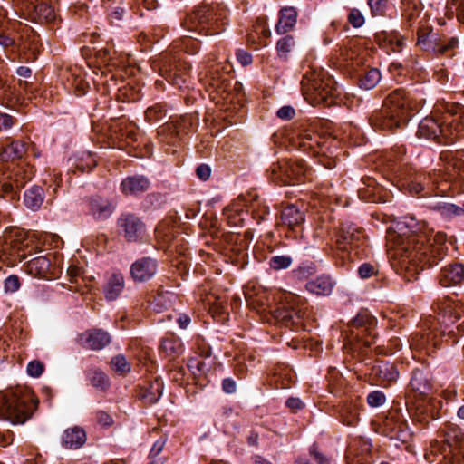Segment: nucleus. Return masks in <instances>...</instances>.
<instances>
[{
    "mask_svg": "<svg viewBox=\"0 0 464 464\" xmlns=\"http://www.w3.org/2000/svg\"><path fill=\"white\" fill-rule=\"evenodd\" d=\"M417 110L410 94L396 89L386 97L382 107L372 114L370 122L375 129L392 130L404 126Z\"/></svg>",
    "mask_w": 464,
    "mask_h": 464,
    "instance_id": "f257e3e1",
    "label": "nucleus"
},
{
    "mask_svg": "<svg viewBox=\"0 0 464 464\" xmlns=\"http://www.w3.org/2000/svg\"><path fill=\"white\" fill-rule=\"evenodd\" d=\"M397 254L401 256V266L411 274H418L441 261L445 256V248L441 244L426 242L423 235H411L397 249Z\"/></svg>",
    "mask_w": 464,
    "mask_h": 464,
    "instance_id": "f03ea898",
    "label": "nucleus"
},
{
    "mask_svg": "<svg viewBox=\"0 0 464 464\" xmlns=\"http://www.w3.org/2000/svg\"><path fill=\"white\" fill-rule=\"evenodd\" d=\"M227 11L221 5H204L188 14L182 26L190 34L189 38L195 35H215L224 31L227 24Z\"/></svg>",
    "mask_w": 464,
    "mask_h": 464,
    "instance_id": "7ed1b4c3",
    "label": "nucleus"
},
{
    "mask_svg": "<svg viewBox=\"0 0 464 464\" xmlns=\"http://www.w3.org/2000/svg\"><path fill=\"white\" fill-rule=\"evenodd\" d=\"M301 89L304 99L313 106H331L340 94L337 82L322 69L306 71L301 81Z\"/></svg>",
    "mask_w": 464,
    "mask_h": 464,
    "instance_id": "20e7f679",
    "label": "nucleus"
},
{
    "mask_svg": "<svg viewBox=\"0 0 464 464\" xmlns=\"http://www.w3.org/2000/svg\"><path fill=\"white\" fill-rule=\"evenodd\" d=\"M38 401L20 391L0 392V419L12 424H24L36 410Z\"/></svg>",
    "mask_w": 464,
    "mask_h": 464,
    "instance_id": "39448f33",
    "label": "nucleus"
},
{
    "mask_svg": "<svg viewBox=\"0 0 464 464\" xmlns=\"http://www.w3.org/2000/svg\"><path fill=\"white\" fill-rule=\"evenodd\" d=\"M459 44L457 37L440 36L438 33L425 25L418 28L417 45L421 50L440 55L452 56Z\"/></svg>",
    "mask_w": 464,
    "mask_h": 464,
    "instance_id": "423d86ee",
    "label": "nucleus"
},
{
    "mask_svg": "<svg viewBox=\"0 0 464 464\" xmlns=\"http://www.w3.org/2000/svg\"><path fill=\"white\" fill-rule=\"evenodd\" d=\"M389 169L392 171L402 187H405L412 195H418L424 190L426 185L429 184L430 176L416 171L412 168H401L396 163L392 162Z\"/></svg>",
    "mask_w": 464,
    "mask_h": 464,
    "instance_id": "0eeeda50",
    "label": "nucleus"
},
{
    "mask_svg": "<svg viewBox=\"0 0 464 464\" xmlns=\"http://www.w3.org/2000/svg\"><path fill=\"white\" fill-rule=\"evenodd\" d=\"M150 66L169 83L181 87L187 82L186 72H180L181 64L172 63L169 53H160L157 59L150 60Z\"/></svg>",
    "mask_w": 464,
    "mask_h": 464,
    "instance_id": "6e6552de",
    "label": "nucleus"
},
{
    "mask_svg": "<svg viewBox=\"0 0 464 464\" xmlns=\"http://www.w3.org/2000/svg\"><path fill=\"white\" fill-rule=\"evenodd\" d=\"M338 249L348 251L365 246L366 237L364 230L352 222H343L336 235Z\"/></svg>",
    "mask_w": 464,
    "mask_h": 464,
    "instance_id": "1a4fd4ad",
    "label": "nucleus"
},
{
    "mask_svg": "<svg viewBox=\"0 0 464 464\" xmlns=\"http://www.w3.org/2000/svg\"><path fill=\"white\" fill-rule=\"evenodd\" d=\"M376 319L368 312L359 313L349 324L351 334L363 344L370 347L375 338Z\"/></svg>",
    "mask_w": 464,
    "mask_h": 464,
    "instance_id": "9d476101",
    "label": "nucleus"
},
{
    "mask_svg": "<svg viewBox=\"0 0 464 464\" xmlns=\"http://www.w3.org/2000/svg\"><path fill=\"white\" fill-rule=\"evenodd\" d=\"M275 320L285 327L290 328L292 331L304 330V316L305 312L300 307H294L292 305H280L273 312Z\"/></svg>",
    "mask_w": 464,
    "mask_h": 464,
    "instance_id": "9b49d317",
    "label": "nucleus"
},
{
    "mask_svg": "<svg viewBox=\"0 0 464 464\" xmlns=\"http://www.w3.org/2000/svg\"><path fill=\"white\" fill-rule=\"evenodd\" d=\"M142 221L131 213H123L117 219L119 234L128 242H136L142 228Z\"/></svg>",
    "mask_w": 464,
    "mask_h": 464,
    "instance_id": "f8f14e48",
    "label": "nucleus"
},
{
    "mask_svg": "<svg viewBox=\"0 0 464 464\" xmlns=\"http://www.w3.org/2000/svg\"><path fill=\"white\" fill-rule=\"evenodd\" d=\"M281 226L287 227L293 232H300L305 221L304 211L299 209L295 205H288L281 211Z\"/></svg>",
    "mask_w": 464,
    "mask_h": 464,
    "instance_id": "ddd939ff",
    "label": "nucleus"
},
{
    "mask_svg": "<svg viewBox=\"0 0 464 464\" xmlns=\"http://www.w3.org/2000/svg\"><path fill=\"white\" fill-rule=\"evenodd\" d=\"M28 14L33 21L39 24H52L56 20L54 8L48 3L40 0L27 6Z\"/></svg>",
    "mask_w": 464,
    "mask_h": 464,
    "instance_id": "4468645a",
    "label": "nucleus"
},
{
    "mask_svg": "<svg viewBox=\"0 0 464 464\" xmlns=\"http://www.w3.org/2000/svg\"><path fill=\"white\" fill-rule=\"evenodd\" d=\"M422 400L417 406V417L419 421L429 423L440 417L442 402L432 397H421Z\"/></svg>",
    "mask_w": 464,
    "mask_h": 464,
    "instance_id": "2eb2a0df",
    "label": "nucleus"
},
{
    "mask_svg": "<svg viewBox=\"0 0 464 464\" xmlns=\"http://www.w3.org/2000/svg\"><path fill=\"white\" fill-rule=\"evenodd\" d=\"M438 279L443 287L459 285L464 280V266L459 263L445 266L441 268Z\"/></svg>",
    "mask_w": 464,
    "mask_h": 464,
    "instance_id": "dca6fc26",
    "label": "nucleus"
},
{
    "mask_svg": "<svg viewBox=\"0 0 464 464\" xmlns=\"http://www.w3.org/2000/svg\"><path fill=\"white\" fill-rule=\"evenodd\" d=\"M372 375L381 385L386 386L397 380L399 372L394 363L390 362H381L372 367Z\"/></svg>",
    "mask_w": 464,
    "mask_h": 464,
    "instance_id": "f3484780",
    "label": "nucleus"
},
{
    "mask_svg": "<svg viewBox=\"0 0 464 464\" xmlns=\"http://www.w3.org/2000/svg\"><path fill=\"white\" fill-rule=\"evenodd\" d=\"M111 203L103 198L95 196L88 199V211L95 219H107L113 212Z\"/></svg>",
    "mask_w": 464,
    "mask_h": 464,
    "instance_id": "a211bd4d",
    "label": "nucleus"
},
{
    "mask_svg": "<svg viewBox=\"0 0 464 464\" xmlns=\"http://www.w3.org/2000/svg\"><path fill=\"white\" fill-rule=\"evenodd\" d=\"M444 445L442 446V452L451 453L454 457L459 455L464 458V439L459 430L452 429L446 432L444 438Z\"/></svg>",
    "mask_w": 464,
    "mask_h": 464,
    "instance_id": "6ab92c4d",
    "label": "nucleus"
},
{
    "mask_svg": "<svg viewBox=\"0 0 464 464\" xmlns=\"http://www.w3.org/2000/svg\"><path fill=\"white\" fill-rule=\"evenodd\" d=\"M409 386L411 392L420 397L429 396L432 389L428 374L419 369L412 372Z\"/></svg>",
    "mask_w": 464,
    "mask_h": 464,
    "instance_id": "aec40b11",
    "label": "nucleus"
},
{
    "mask_svg": "<svg viewBox=\"0 0 464 464\" xmlns=\"http://www.w3.org/2000/svg\"><path fill=\"white\" fill-rule=\"evenodd\" d=\"M442 129L440 124L433 118H424L419 124L417 135L420 138L435 140L441 143Z\"/></svg>",
    "mask_w": 464,
    "mask_h": 464,
    "instance_id": "412c9836",
    "label": "nucleus"
},
{
    "mask_svg": "<svg viewBox=\"0 0 464 464\" xmlns=\"http://www.w3.org/2000/svg\"><path fill=\"white\" fill-rule=\"evenodd\" d=\"M181 123L172 121L160 126L157 130L160 140L170 146H177L181 140Z\"/></svg>",
    "mask_w": 464,
    "mask_h": 464,
    "instance_id": "4be33fe9",
    "label": "nucleus"
},
{
    "mask_svg": "<svg viewBox=\"0 0 464 464\" xmlns=\"http://www.w3.org/2000/svg\"><path fill=\"white\" fill-rule=\"evenodd\" d=\"M7 178L9 180L3 182L2 190L5 194H14L24 186L31 176L30 173L22 172L20 169H13Z\"/></svg>",
    "mask_w": 464,
    "mask_h": 464,
    "instance_id": "5701e85b",
    "label": "nucleus"
},
{
    "mask_svg": "<svg viewBox=\"0 0 464 464\" xmlns=\"http://www.w3.org/2000/svg\"><path fill=\"white\" fill-rule=\"evenodd\" d=\"M120 189L125 196H138L145 189V177L143 175H131L123 179Z\"/></svg>",
    "mask_w": 464,
    "mask_h": 464,
    "instance_id": "b1692460",
    "label": "nucleus"
},
{
    "mask_svg": "<svg viewBox=\"0 0 464 464\" xmlns=\"http://www.w3.org/2000/svg\"><path fill=\"white\" fill-rule=\"evenodd\" d=\"M85 441L86 433L79 427L65 430L62 436V445L66 449H79Z\"/></svg>",
    "mask_w": 464,
    "mask_h": 464,
    "instance_id": "393cba45",
    "label": "nucleus"
},
{
    "mask_svg": "<svg viewBox=\"0 0 464 464\" xmlns=\"http://www.w3.org/2000/svg\"><path fill=\"white\" fill-rule=\"evenodd\" d=\"M26 143L22 140H14L3 146L0 151L1 161H13L22 159L26 153Z\"/></svg>",
    "mask_w": 464,
    "mask_h": 464,
    "instance_id": "a878e982",
    "label": "nucleus"
},
{
    "mask_svg": "<svg viewBox=\"0 0 464 464\" xmlns=\"http://www.w3.org/2000/svg\"><path fill=\"white\" fill-rule=\"evenodd\" d=\"M305 287L309 292L317 295H328L334 289V282L329 276L322 275L315 279L309 280Z\"/></svg>",
    "mask_w": 464,
    "mask_h": 464,
    "instance_id": "bb28decb",
    "label": "nucleus"
},
{
    "mask_svg": "<svg viewBox=\"0 0 464 464\" xmlns=\"http://www.w3.org/2000/svg\"><path fill=\"white\" fill-rule=\"evenodd\" d=\"M297 11L293 6L283 7L279 12V20L276 24L278 34H285L296 24Z\"/></svg>",
    "mask_w": 464,
    "mask_h": 464,
    "instance_id": "cd10ccee",
    "label": "nucleus"
},
{
    "mask_svg": "<svg viewBox=\"0 0 464 464\" xmlns=\"http://www.w3.org/2000/svg\"><path fill=\"white\" fill-rule=\"evenodd\" d=\"M438 309H440L438 306ZM437 323L440 324V335L442 338L447 337L445 342H449L450 338L455 335V333L453 330H449L447 332V329L450 327V324H454L456 320V316L453 315L451 308L450 305H447L445 308H442L438 312V315L436 317Z\"/></svg>",
    "mask_w": 464,
    "mask_h": 464,
    "instance_id": "c85d7f7f",
    "label": "nucleus"
},
{
    "mask_svg": "<svg viewBox=\"0 0 464 464\" xmlns=\"http://www.w3.org/2000/svg\"><path fill=\"white\" fill-rule=\"evenodd\" d=\"M28 270L31 274L46 277L48 275L53 274L52 261L49 256H39L28 261Z\"/></svg>",
    "mask_w": 464,
    "mask_h": 464,
    "instance_id": "c756f323",
    "label": "nucleus"
},
{
    "mask_svg": "<svg viewBox=\"0 0 464 464\" xmlns=\"http://www.w3.org/2000/svg\"><path fill=\"white\" fill-rule=\"evenodd\" d=\"M85 335V344L92 350H101L111 342L109 334L102 329L89 331Z\"/></svg>",
    "mask_w": 464,
    "mask_h": 464,
    "instance_id": "7c9ffc66",
    "label": "nucleus"
},
{
    "mask_svg": "<svg viewBox=\"0 0 464 464\" xmlns=\"http://www.w3.org/2000/svg\"><path fill=\"white\" fill-rule=\"evenodd\" d=\"M288 162V170L291 183L295 181L303 182L304 179L307 178L311 169L307 167L304 160H290Z\"/></svg>",
    "mask_w": 464,
    "mask_h": 464,
    "instance_id": "2f4dec72",
    "label": "nucleus"
},
{
    "mask_svg": "<svg viewBox=\"0 0 464 464\" xmlns=\"http://www.w3.org/2000/svg\"><path fill=\"white\" fill-rule=\"evenodd\" d=\"M44 192L40 186H33L24 192V203L33 211L38 210L44 203Z\"/></svg>",
    "mask_w": 464,
    "mask_h": 464,
    "instance_id": "473e14b6",
    "label": "nucleus"
},
{
    "mask_svg": "<svg viewBox=\"0 0 464 464\" xmlns=\"http://www.w3.org/2000/svg\"><path fill=\"white\" fill-rule=\"evenodd\" d=\"M160 348L165 355L170 359L180 356L184 352L182 342L180 339L174 336L164 338L161 342Z\"/></svg>",
    "mask_w": 464,
    "mask_h": 464,
    "instance_id": "72a5a7b5",
    "label": "nucleus"
},
{
    "mask_svg": "<svg viewBox=\"0 0 464 464\" xmlns=\"http://www.w3.org/2000/svg\"><path fill=\"white\" fill-rule=\"evenodd\" d=\"M124 287V278L121 274H113L105 286V296L108 300H115Z\"/></svg>",
    "mask_w": 464,
    "mask_h": 464,
    "instance_id": "f704fd0d",
    "label": "nucleus"
},
{
    "mask_svg": "<svg viewBox=\"0 0 464 464\" xmlns=\"http://www.w3.org/2000/svg\"><path fill=\"white\" fill-rule=\"evenodd\" d=\"M173 297L174 295L169 291H158L153 295L150 306L154 312L162 313L171 306Z\"/></svg>",
    "mask_w": 464,
    "mask_h": 464,
    "instance_id": "c9c22d12",
    "label": "nucleus"
},
{
    "mask_svg": "<svg viewBox=\"0 0 464 464\" xmlns=\"http://www.w3.org/2000/svg\"><path fill=\"white\" fill-rule=\"evenodd\" d=\"M317 273V266L312 261H304L297 267L292 270L294 279L305 281Z\"/></svg>",
    "mask_w": 464,
    "mask_h": 464,
    "instance_id": "e433bc0d",
    "label": "nucleus"
},
{
    "mask_svg": "<svg viewBox=\"0 0 464 464\" xmlns=\"http://www.w3.org/2000/svg\"><path fill=\"white\" fill-rule=\"evenodd\" d=\"M381 80V72L376 68H371L362 72L359 75V86L364 90L374 88Z\"/></svg>",
    "mask_w": 464,
    "mask_h": 464,
    "instance_id": "4c0bfd02",
    "label": "nucleus"
},
{
    "mask_svg": "<svg viewBox=\"0 0 464 464\" xmlns=\"http://www.w3.org/2000/svg\"><path fill=\"white\" fill-rule=\"evenodd\" d=\"M432 208L438 211L442 217L446 218H452L455 217H461L464 215V209L461 207L453 203L440 202L435 204Z\"/></svg>",
    "mask_w": 464,
    "mask_h": 464,
    "instance_id": "58836bf2",
    "label": "nucleus"
},
{
    "mask_svg": "<svg viewBox=\"0 0 464 464\" xmlns=\"http://www.w3.org/2000/svg\"><path fill=\"white\" fill-rule=\"evenodd\" d=\"M88 376L91 383L96 389L106 391L110 387V380L107 374L99 369H90Z\"/></svg>",
    "mask_w": 464,
    "mask_h": 464,
    "instance_id": "ea45409f",
    "label": "nucleus"
},
{
    "mask_svg": "<svg viewBox=\"0 0 464 464\" xmlns=\"http://www.w3.org/2000/svg\"><path fill=\"white\" fill-rule=\"evenodd\" d=\"M221 67L219 65L212 66L206 73L208 83L213 88H221L223 84L227 81L225 73L220 72Z\"/></svg>",
    "mask_w": 464,
    "mask_h": 464,
    "instance_id": "a19ab883",
    "label": "nucleus"
},
{
    "mask_svg": "<svg viewBox=\"0 0 464 464\" xmlns=\"http://www.w3.org/2000/svg\"><path fill=\"white\" fill-rule=\"evenodd\" d=\"M162 382L159 378L155 377L154 382H151L150 385L147 386V401L150 403L157 402L162 394Z\"/></svg>",
    "mask_w": 464,
    "mask_h": 464,
    "instance_id": "79ce46f5",
    "label": "nucleus"
},
{
    "mask_svg": "<svg viewBox=\"0 0 464 464\" xmlns=\"http://www.w3.org/2000/svg\"><path fill=\"white\" fill-rule=\"evenodd\" d=\"M295 46L294 37L285 35L278 40L276 44V50L280 58L287 59L288 53Z\"/></svg>",
    "mask_w": 464,
    "mask_h": 464,
    "instance_id": "37998d69",
    "label": "nucleus"
},
{
    "mask_svg": "<svg viewBox=\"0 0 464 464\" xmlns=\"http://www.w3.org/2000/svg\"><path fill=\"white\" fill-rule=\"evenodd\" d=\"M243 210L227 207L224 209V215L227 217V222L231 227L243 226L244 218Z\"/></svg>",
    "mask_w": 464,
    "mask_h": 464,
    "instance_id": "c03bdc74",
    "label": "nucleus"
},
{
    "mask_svg": "<svg viewBox=\"0 0 464 464\" xmlns=\"http://www.w3.org/2000/svg\"><path fill=\"white\" fill-rule=\"evenodd\" d=\"M293 259L290 256L278 255L269 259V266L274 270L286 269L292 265Z\"/></svg>",
    "mask_w": 464,
    "mask_h": 464,
    "instance_id": "a18cd8bd",
    "label": "nucleus"
},
{
    "mask_svg": "<svg viewBox=\"0 0 464 464\" xmlns=\"http://www.w3.org/2000/svg\"><path fill=\"white\" fill-rule=\"evenodd\" d=\"M165 105L157 103L151 107L147 108V121L157 122L166 117Z\"/></svg>",
    "mask_w": 464,
    "mask_h": 464,
    "instance_id": "49530a36",
    "label": "nucleus"
},
{
    "mask_svg": "<svg viewBox=\"0 0 464 464\" xmlns=\"http://www.w3.org/2000/svg\"><path fill=\"white\" fill-rule=\"evenodd\" d=\"M130 276L136 282L145 279V257L138 259L130 266Z\"/></svg>",
    "mask_w": 464,
    "mask_h": 464,
    "instance_id": "de8ad7c7",
    "label": "nucleus"
},
{
    "mask_svg": "<svg viewBox=\"0 0 464 464\" xmlns=\"http://www.w3.org/2000/svg\"><path fill=\"white\" fill-rule=\"evenodd\" d=\"M165 443L166 440L163 437L154 442L149 455V458L151 459L149 464H163V459L158 458V455L162 451Z\"/></svg>",
    "mask_w": 464,
    "mask_h": 464,
    "instance_id": "09e8293b",
    "label": "nucleus"
},
{
    "mask_svg": "<svg viewBox=\"0 0 464 464\" xmlns=\"http://www.w3.org/2000/svg\"><path fill=\"white\" fill-rule=\"evenodd\" d=\"M23 51L28 50L29 53L24 52L23 59L26 61H34L37 57L38 45L36 36L33 35V39L31 42L24 41L21 46Z\"/></svg>",
    "mask_w": 464,
    "mask_h": 464,
    "instance_id": "8fccbe9b",
    "label": "nucleus"
},
{
    "mask_svg": "<svg viewBox=\"0 0 464 464\" xmlns=\"http://www.w3.org/2000/svg\"><path fill=\"white\" fill-rule=\"evenodd\" d=\"M111 367L119 374H125L130 371V366L122 355H117L111 359Z\"/></svg>",
    "mask_w": 464,
    "mask_h": 464,
    "instance_id": "3c124183",
    "label": "nucleus"
},
{
    "mask_svg": "<svg viewBox=\"0 0 464 464\" xmlns=\"http://www.w3.org/2000/svg\"><path fill=\"white\" fill-rule=\"evenodd\" d=\"M448 111L453 116L452 122L464 126V106L459 103H453L448 108Z\"/></svg>",
    "mask_w": 464,
    "mask_h": 464,
    "instance_id": "603ef678",
    "label": "nucleus"
},
{
    "mask_svg": "<svg viewBox=\"0 0 464 464\" xmlns=\"http://www.w3.org/2000/svg\"><path fill=\"white\" fill-rule=\"evenodd\" d=\"M372 15H382L386 10V0H368Z\"/></svg>",
    "mask_w": 464,
    "mask_h": 464,
    "instance_id": "864d4df0",
    "label": "nucleus"
},
{
    "mask_svg": "<svg viewBox=\"0 0 464 464\" xmlns=\"http://www.w3.org/2000/svg\"><path fill=\"white\" fill-rule=\"evenodd\" d=\"M20 279L17 276H9L4 283V288L6 293H14L20 288Z\"/></svg>",
    "mask_w": 464,
    "mask_h": 464,
    "instance_id": "5fc2aeb1",
    "label": "nucleus"
},
{
    "mask_svg": "<svg viewBox=\"0 0 464 464\" xmlns=\"http://www.w3.org/2000/svg\"><path fill=\"white\" fill-rule=\"evenodd\" d=\"M367 402L372 407L382 406L385 402V395L380 391H373L367 396Z\"/></svg>",
    "mask_w": 464,
    "mask_h": 464,
    "instance_id": "6e6d98bb",
    "label": "nucleus"
},
{
    "mask_svg": "<svg viewBox=\"0 0 464 464\" xmlns=\"http://www.w3.org/2000/svg\"><path fill=\"white\" fill-rule=\"evenodd\" d=\"M44 370V363L37 360H34V361L30 362L28 363L27 369H26L27 373L31 377H34V378L41 376Z\"/></svg>",
    "mask_w": 464,
    "mask_h": 464,
    "instance_id": "4d7b16f0",
    "label": "nucleus"
},
{
    "mask_svg": "<svg viewBox=\"0 0 464 464\" xmlns=\"http://www.w3.org/2000/svg\"><path fill=\"white\" fill-rule=\"evenodd\" d=\"M377 272V267L370 263H363L358 268V275L362 279H367Z\"/></svg>",
    "mask_w": 464,
    "mask_h": 464,
    "instance_id": "13d9d810",
    "label": "nucleus"
},
{
    "mask_svg": "<svg viewBox=\"0 0 464 464\" xmlns=\"http://www.w3.org/2000/svg\"><path fill=\"white\" fill-rule=\"evenodd\" d=\"M430 334L427 336L423 334H413L411 338V346L416 349H423L430 343Z\"/></svg>",
    "mask_w": 464,
    "mask_h": 464,
    "instance_id": "bf43d9fd",
    "label": "nucleus"
},
{
    "mask_svg": "<svg viewBox=\"0 0 464 464\" xmlns=\"http://www.w3.org/2000/svg\"><path fill=\"white\" fill-rule=\"evenodd\" d=\"M348 21L353 27L359 28L364 24V17L358 9H352L348 15Z\"/></svg>",
    "mask_w": 464,
    "mask_h": 464,
    "instance_id": "052dcab7",
    "label": "nucleus"
},
{
    "mask_svg": "<svg viewBox=\"0 0 464 464\" xmlns=\"http://www.w3.org/2000/svg\"><path fill=\"white\" fill-rule=\"evenodd\" d=\"M0 92L4 95L7 96H19L20 91H17V88L15 85H12L11 83L7 82L6 81H4L0 78Z\"/></svg>",
    "mask_w": 464,
    "mask_h": 464,
    "instance_id": "680f3d73",
    "label": "nucleus"
},
{
    "mask_svg": "<svg viewBox=\"0 0 464 464\" xmlns=\"http://www.w3.org/2000/svg\"><path fill=\"white\" fill-rule=\"evenodd\" d=\"M187 365H188V368L194 374H196L197 372L203 373L206 370V363L203 361H199L197 358L188 359Z\"/></svg>",
    "mask_w": 464,
    "mask_h": 464,
    "instance_id": "e2e57ef3",
    "label": "nucleus"
},
{
    "mask_svg": "<svg viewBox=\"0 0 464 464\" xmlns=\"http://www.w3.org/2000/svg\"><path fill=\"white\" fill-rule=\"evenodd\" d=\"M16 123V119L7 113L0 112V130H8Z\"/></svg>",
    "mask_w": 464,
    "mask_h": 464,
    "instance_id": "0e129e2a",
    "label": "nucleus"
},
{
    "mask_svg": "<svg viewBox=\"0 0 464 464\" xmlns=\"http://www.w3.org/2000/svg\"><path fill=\"white\" fill-rule=\"evenodd\" d=\"M276 115L278 118H280L282 120L289 121L295 117V111L293 107L286 105V106L281 107L277 111Z\"/></svg>",
    "mask_w": 464,
    "mask_h": 464,
    "instance_id": "69168bd1",
    "label": "nucleus"
},
{
    "mask_svg": "<svg viewBox=\"0 0 464 464\" xmlns=\"http://www.w3.org/2000/svg\"><path fill=\"white\" fill-rule=\"evenodd\" d=\"M96 419H97V421L104 426V427H109V426H111L113 424V419L112 417L107 413L106 411H99L96 412Z\"/></svg>",
    "mask_w": 464,
    "mask_h": 464,
    "instance_id": "338daca9",
    "label": "nucleus"
},
{
    "mask_svg": "<svg viewBox=\"0 0 464 464\" xmlns=\"http://www.w3.org/2000/svg\"><path fill=\"white\" fill-rule=\"evenodd\" d=\"M451 5L456 7L459 21L464 24V0H451Z\"/></svg>",
    "mask_w": 464,
    "mask_h": 464,
    "instance_id": "774afa93",
    "label": "nucleus"
}]
</instances>
